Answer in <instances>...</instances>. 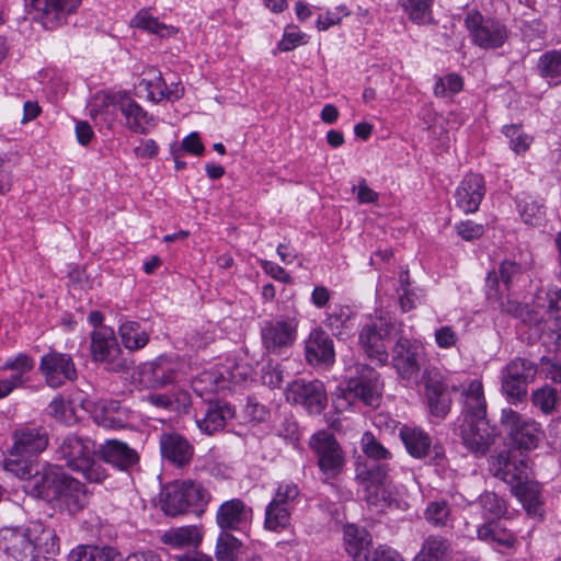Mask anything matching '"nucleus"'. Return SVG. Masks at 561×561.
Here are the masks:
<instances>
[{"instance_id":"f257e3e1","label":"nucleus","mask_w":561,"mask_h":561,"mask_svg":"<svg viewBox=\"0 0 561 561\" xmlns=\"http://www.w3.org/2000/svg\"><path fill=\"white\" fill-rule=\"evenodd\" d=\"M348 380L339 389L340 394L333 399L335 409L347 410L356 402L376 408L380 404L382 383L379 374L364 364H355L348 368Z\"/></svg>"},{"instance_id":"f03ea898","label":"nucleus","mask_w":561,"mask_h":561,"mask_svg":"<svg viewBox=\"0 0 561 561\" xmlns=\"http://www.w3.org/2000/svg\"><path fill=\"white\" fill-rule=\"evenodd\" d=\"M35 495L57 499L70 514L78 513L87 504L84 484L67 476L59 468L48 467L42 477L35 478Z\"/></svg>"},{"instance_id":"7ed1b4c3","label":"nucleus","mask_w":561,"mask_h":561,"mask_svg":"<svg viewBox=\"0 0 561 561\" xmlns=\"http://www.w3.org/2000/svg\"><path fill=\"white\" fill-rule=\"evenodd\" d=\"M57 457L70 470L81 473L90 482L100 483L107 477L102 463L95 460L98 448L89 437L70 435L64 438L58 447Z\"/></svg>"},{"instance_id":"20e7f679","label":"nucleus","mask_w":561,"mask_h":561,"mask_svg":"<svg viewBox=\"0 0 561 561\" xmlns=\"http://www.w3.org/2000/svg\"><path fill=\"white\" fill-rule=\"evenodd\" d=\"M55 534L43 523L30 522L22 527H2L0 529V545L4 552L15 561H34L37 551Z\"/></svg>"},{"instance_id":"39448f33","label":"nucleus","mask_w":561,"mask_h":561,"mask_svg":"<svg viewBox=\"0 0 561 561\" xmlns=\"http://www.w3.org/2000/svg\"><path fill=\"white\" fill-rule=\"evenodd\" d=\"M208 500L209 493L205 488L188 480L165 486L160 494V506L164 514L176 516L191 508L202 512Z\"/></svg>"},{"instance_id":"423d86ee","label":"nucleus","mask_w":561,"mask_h":561,"mask_svg":"<svg viewBox=\"0 0 561 561\" xmlns=\"http://www.w3.org/2000/svg\"><path fill=\"white\" fill-rule=\"evenodd\" d=\"M525 321L536 329L545 343L561 347V289L548 290L546 304L537 305Z\"/></svg>"},{"instance_id":"0eeeda50","label":"nucleus","mask_w":561,"mask_h":561,"mask_svg":"<svg viewBox=\"0 0 561 561\" xmlns=\"http://www.w3.org/2000/svg\"><path fill=\"white\" fill-rule=\"evenodd\" d=\"M389 465L386 462L366 461L356 468V479L365 492L369 506L378 511L392 505L391 493L388 490Z\"/></svg>"},{"instance_id":"6e6552de","label":"nucleus","mask_w":561,"mask_h":561,"mask_svg":"<svg viewBox=\"0 0 561 561\" xmlns=\"http://www.w3.org/2000/svg\"><path fill=\"white\" fill-rule=\"evenodd\" d=\"M465 26L471 42L482 49H496L508 38V30L500 20L484 16L476 9L466 13Z\"/></svg>"},{"instance_id":"1a4fd4ad","label":"nucleus","mask_w":561,"mask_h":561,"mask_svg":"<svg viewBox=\"0 0 561 561\" xmlns=\"http://www.w3.org/2000/svg\"><path fill=\"white\" fill-rule=\"evenodd\" d=\"M538 373L537 365L526 358L516 357L502 370L501 391L512 404L523 402L527 397L528 385Z\"/></svg>"},{"instance_id":"9d476101","label":"nucleus","mask_w":561,"mask_h":561,"mask_svg":"<svg viewBox=\"0 0 561 561\" xmlns=\"http://www.w3.org/2000/svg\"><path fill=\"white\" fill-rule=\"evenodd\" d=\"M522 274L520 266L513 261H503L497 271L489 272L485 286H486V297L490 300H494L500 302L501 308L514 314L515 317H519L523 314L522 306L516 301H511L507 299L505 304L503 301L504 297H508V293L511 290L512 285L518 279Z\"/></svg>"},{"instance_id":"9b49d317","label":"nucleus","mask_w":561,"mask_h":561,"mask_svg":"<svg viewBox=\"0 0 561 561\" xmlns=\"http://www.w3.org/2000/svg\"><path fill=\"white\" fill-rule=\"evenodd\" d=\"M249 369L234 362H228L220 367L205 369L192 380L193 390L203 397L206 393L217 392L229 388L230 385H238L248 379Z\"/></svg>"},{"instance_id":"f8f14e48","label":"nucleus","mask_w":561,"mask_h":561,"mask_svg":"<svg viewBox=\"0 0 561 561\" xmlns=\"http://www.w3.org/2000/svg\"><path fill=\"white\" fill-rule=\"evenodd\" d=\"M310 447L317 455L319 469L325 480L334 479L342 472L344 454L333 434L325 431L313 434Z\"/></svg>"},{"instance_id":"ddd939ff","label":"nucleus","mask_w":561,"mask_h":561,"mask_svg":"<svg viewBox=\"0 0 561 561\" xmlns=\"http://www.w3.org/2000/svg\"><path fill=\"white\" fill-rule=\"evenodd\" d=\"M298 321L296 318L267 320L261 327L263 348L270 354H283L297 337Z\"/></svg>"},{"instance_id":"4468645a","label":"nucleus","mask_w":561,"mask_h":561,"mask_svg":"<svg viewBox=\"0 0 561 561\" xmlns=\"http://www.w3.org/2000/svg\"><path fill=\"white\" fill-rule=\"evenodd\" d=\"M91 355L94 362L103 363L108 369L122 371L127 368L126 360L122 359V350L115 332L110 327H100L91 334Z\"/></svg>"},{"instance_id":"2eb2a0df","label":"nucleus","mask_w":561,"mask_h":561,"mask_svg":"<svg viewBox=\"0 0 561 561\" xmlns=\"http://www.w3.org/2000/svg\"><path fill=\"white\" fill-rule=\"evenodd\" d=\"M501 424L519 449L529 450L537 447L540 430L539 424L531 419L508 408L502 410Z\"/></svg>"},{"instance_id":"dca6fc26","label":"nucleus","mask_w":561,"mask_h":561,"mask_svg":"<svg viewBox=\"0 0 561 561\" xmlns=\"http://www.w3.org/2000/svg\"><path fill=\"white\" fill-rule=\"evenodd\" d=\"M287 402L302 405L309 413L319 414L327 405V392L319 380L296 379L285 390Z\"/></svg>"},{"instance_id":"f3484780","label":"nucleus","mask_w":561,"mask_h":561,"mask_svg":"<svg viewBox=\"0 0 561 561\" xmlns=\"http://www.w3.org/2000/svg\"><path fill=\"white\" fill-rule=\"evenodd\" d=\"M394 323L387 318H379L363 328L359 333V343L367 356L380 365L388 360L387 339L392 334Z\"/></svg>"},{"instance_id":"a211bd4d","label":"nucleus","mask_w":561,"mask_h":561,"mask_svg":"<svg viewBox=\"0 0 561 561\" xmlns=\"http://www.w3.org/2000/svg\"><path fill=\"white\" fill-rule=\"evenodd\" d=\"M39 371L44 376L46 385L54 389L62 387L67 381H73L78 377L71 355L56 351H50L42 356Z\"/></svg>"},{"instance_id":"6ab92c4d","label":"nucleus","mask_w":561,"mask_h":561,"mask_svg":"<svg viewBox=\"0 0 561 561\" xmlns=\"http://www.w3.org/2000/svg\"><path fill=\"white\" fill-rule=\"evenodd\" d=\"M491 470L494 477L508 483L512 489L530 479L531 469L528 460L513 451H502L492 461Z\"/></svg>"},{"instance_id":"aec40b11","label":"nucleus","mask_w":561,"mask_h":561,"mask_svg":"<svg viewBox=\"0 0 561 561\" xmlns=\"http://www.w3.org/2000/svg\"><path fill=\"white\" fill-rule=\"evenodd\" d=\"M424 351L416 340L400 336L392 348V365L403 379L416 378L420 371V357Z\"/></svg>"},{"instance_id":"412c9836","label":"nucleus","mask_w":561,"mask_h":561,"mask_svg":"<svg viewBox=\"0 0 561 561\" xmlns=\"http://www.w3.org/2000/svg\"><path fill=\"white\" fill-rule=\"evenodd\" d=\"M463 445L474 454L484 455L495 439V430L486 419H463L459 425Z\"/></svg>"},{"instance_id":"4be33fe9","label":"nucleus","mask_w":561,"mask_h":561,"mask_svg":"<svg viewBox=\"0 0 561 561\" xmlns=\"http://www.w3.org/2000/svg\"><path fill=\"white\" fill-rule=\"evenodd\" d=\"M80 2L81 0H30L28 5L44 27L53 30L60 26Z\"/></svg>"},{"instance_id":"5701e85b","label":"nucleus","mask_w":561,"mask_h":561,"mask_svg":"<svg viewBox=\"0 0 561 561\" xmlns=\"http://www.w3.org/2000/svg\"><path fill=\"white\" fill-rule=\"evenodd\" d=\"M98 456L104 462L119 471H130L139 463L138 451L127 443L117 439H107L98 447Z\"/></svg>"},{"instance_id":"b1692460","label":"nucleus","mask_w":561,"mask_h":561,"mask_svg":"<svg viewBox=\"0 0 561 561\" xmlns=\"http://www.w3.org/2000/svg\"><path fill=\"white\" fill-rule=\"evenodd\" d=\"M252 508L247 506L240 499H232L224 502L217 510L216 523L221 533L242 530L248 527L252 519Z\"/></svg>"},{"instance_id":"393cba45","label":"nucleus","mask_w":561,"mask_h":561,"mask_svg":"<svg viewBox=\"0 0 561 561\" xmlns=\"http://www.w3.org/2000/svg\"><path fill=\"white\" fill-rule=\"evenodd\" d=\"M118 111L124 118L123 126L133 133L147 135L157 126V118L127 93H124L122 101L118 100Z\"/></svg>"},{"instance_id":"a878e982","label":"nucleus","mask_w":561,"mask_h":561,"mask_svg":"<svg viewBox=\"0 0 561 561\" xmlns=\"http://www.w3.org/2000/svg\"><path fill=\"white\" fill-rule=\"evenodd\" d=\"M485 193L484 180L480 174H467L456 190V205L465 214H472L479 209Z\"/></svg>"},{"instance_id":"bb28decb","label":"nucleus","mask_w":561,"mask_h":561,"mask_svg":"<svg viewBox=\"0 0 561 561\" xmlns=\"http://www.w3.org/2000/svg\"><path fill=\"white\" fill-rule=\"evenodd\" d=\"M305 354L310 365L329 366L333 364L335 357L333 341L322 329H314L306 340Z\"/></svg>"},{"instance_id":"cd10ccee","label":"nucleus","mask_w":561,"mask_h":561,"mask_svg":"<svg viewBox=\"0 0 561 561\" xmlns=\"http://www.w3.org/2000/svg\"><path fill=\"white\" fill-rule=\"evenodd\" d=\"M233 416L232 409L225 402L209 401L202 405L196 414V425L201 432L211 435L222 430L227 420Z\"/></svg>"},{"instance_id":"c85d7f7f","label":"nucleus","mask_w":561,"mask_h":561,"mask_svg":"<svg viewBox=\"0 0 561 561\" xmlns=\"http://www.w3.org/2000/svg\"><path fill=\"white\" fill-rule=\"evenodd\" d=\"M48 445L47 432L37 427H24L14 434V444L11 456L30 457L46 449Z\"/></svg>"},{"instance_id":"c756f323","label":"nucleus","mask_w":561,"mask_h":561,"mask_svg":"<svg viewBox=\"0 0 561 561\" xmlns=\"http://www.w3.org/2000/svg\"><path fill=\"white\" fill-rule=\"evenodd\" d=\"M159 443L162 457L171 463L184 467L191 462L194 447L184 436L178 433H165L160 436Z\"/></svg>"},{"instance_id":"7c9ffc66","label":"nucleus","mask_w":561,"mask_h":561,"mask_svg":"<svg viewBox=\"0 0 561 561\" xmlns=\"http://www.w3.org/2000/svg\"><path fill=\"white\" fill-rule=\"evenodd\" d=\"M178 364L165 356H159L153 362L142 366L141 381L152 388L163 387L176 378Z\"/></svg>"},{"instance_id":"2f4dec72","label":"nucleus","mask_w":561,"mask_h":561,"mask_svg":"<svg viewBox=\"0 0 561 561\" xmlns=\"http://www.w3.org/2000/svg\"><path fill=\"white\" fill-rule=\"evenodd\" d=\"M344 549L354 561H368L371 537L366 529L350 524L344 527Z\"/></svg>"},{"instance_id":"473e14b6","label":"nucleus","mask_w":561,"mask_h":561,"mask_svg":"<svg viewBox=\"0 0 561 561\" xmlns=\"http://www.w3.org/2000/svg\"><path fill=\"white\" fill-rule=\"evenodd\" d=\"M513 494L520 501L526 513L531 517L542 518L545 514L541 490L537 482L528 479L512 489Z\"/></svg>"},{"instance_id":"72a5a7b5","label":"nucleus","mask_w":561,"mask_h":561,"mask_svg":"<svg viewBox=\"0 0 561 561\" xmlns=\"http://www.w3.org/2000/svg\"><path fill=\"white\" fill-rule=\"evenodd\" d=\"M128 410L116 400H102L98 402L94 420L99 425L107 428H123L126 424Z\"/></svg>"},{"instance_id":"f704fd0d","label":"nucleus","mask_w":561,"mask_h":561,"mask_svg":"<svg viewBox=\"0 0 561 561\" xmlns=\"http://www.w3.org/2000/svg\"><path fill=\"white\" fill-rule=\"evenodd\" d=\"M425 394L432 415L444 419L451 405V398L446 386L428 376L425 381Z\"/></svg>"},{"instance_id":"c9c22d12","label":"nucleus","mask_w":561,"mask_h":561,"mask_svg":"<svg viewBox=\"0 0 561 561\" xmlns=\"http://www.w3.org/2000/svg\"><path fill=\"white\" fill-rule=\"evenodd\" d=\"M203 534L197 526L173 527L164 531L160 540L174 549L196 548L202 542Z\"/></svg>"},{"instance_id":"e433bc0d","label":"nucleus","mask_w":561,"mask_h":561,"mask_svg":"<svg viewBox=\"0 0 561 561\" xmlns=\"http://www.w3.org/2000/svg\"><path fill=\"white\" fill-rule=\"evenodd\" d=\"M477 536L482 541L507 549L514 548L517 542L516 535L504 527L499 519L483 523L478 527Z\"/></svg>"},{"instance_id":"4c0bfd02","label":"nucleus","mask_w":561,"mask_h":561,"mask_svg":"<svg viewBox=\"0 0 561 561\" xmlns=\"http://www.w3.org/2000/svg\"><path fill=\"white\" fill-rule=\"evenodd\" d=\"M451 553L453 548L447 538L440 535H430L412 561H450Z\"/></svg>"},{"instance_id":"58836bf2","label":"nucleus","mask_w":561,"mask_h":561,"mask_svg":"<svg viewBox=\"0 0 561 561\" xmlns=\"http://www.w3.org/2000/svg\"><path fill=\"white\" fill-rule=\"evenodd\" d=\"M399 436L412 457L422 459L430 454L432 439L423 430L405 425L400 428Z\"/></svg>"},{"instance_id":"ea45409f","label":"nucleus","mask_w":561,"mask_h":561,"mask_svg":"<svg viewBox=\"0 0 561 561\" xmlns=\"http://www.w3.org/2000/svg\"><path fill=\"white\" fill-rule=\"evenodd\" d=\"M463 398V419H486V402L480 380L469 382Z\"/></svg>"},{"instance_id":"a19ab883","label":"nucleus","mask_w":561,"mask_h":561,"mask_svg":"<svg viewBox=\"0 0 561 561\" xmlns=\"http://www.w3.org/2000/svg\"><path fill=\"white\" fill-rule=\"evenodd\" d=\"M325 325L335 336H347L355 327V313L348 306L335 305L327 312Z\"/></svg>"},{"instance_id":"79ce46f5","label":"nucleus","mask_w":561,"mask_h":561,"mask_svg":"<svg viewBox=\"0 0 561 561\" xmlns=\"http://www.w3.org/2000/svg\"><path fill=\"white\" fill-rule=\"evenodd\" d=\"M118 333L123 345L131 352L144 348L150 340L149 332L136 321L123 322L118 328Z\"/></svg>"},{"instance_id":"37998d69","label":"nucleus","mask_w":561,"mask_h":561,"mask_svg":"<svg viewBox=\"0 0 561 561\" xmlns=\"http://www.w3.org/2000/svg\"><path fill=\"white\" fill-rule=\"evenodd\" d=\"M474 504L480 507L481 515L485 522L506 517L507 503L494 492L484 491L479 495Z\"/></svg>"},{"instance_id":"c03bdc74","label":"nucleus","mask_w":561,"mask_h":561,"mask_svg":"<svg viewBox=\"0 0 561 561\" xmlns=\"http://www.w3.org/2000/svg\"><path fill=\"white\" fill-rule=\"evenodd\" d=\"M424 518L435 528L450 527L454 522L450 505L446 500L428 502L424 511Z\"/></svg>"},{"instance_id":"a18cd8bd","label":"nucleus","mask_w":561,"mask_h":561,"mask_svg":"<svg viewBox=\"0 0 561 561\" xmlns=\"http://www.w3.org/2000/svg\"><path fill=\"white\" fill-rule=\"evenodd\" d=\"M540 76L549 83L558 84L561 82V48L551 49L542 54L537 65Z\"/></svg>"},{"instance_id":"49530a36","label":"nucleus","mask_w":561,"mask_h":561,"mask_svg":"<svg viewBox=\"0 0 561 561\" xmlns=\"http://www.w3.org/2000/svg\"><path fill=\"white\" fill-rule=\"evenodd\" d=\"M115 550L111 547L93 545H81L71 550L70 561H112Z\"/></svg>"},{"instance_id":"de8ad7c7","label":"nucleus","mask_w":561,"mask_h":561,"mask_svg":"<svg viewBox=\"0 0 561 561\" xmlns=\"http://www.w3.org/2000/svg\"><path fill=\"white\" fill-rule=\"evenodd\" d=\"M502 133L508 139L511 150L519 156L525 154L534 141V137L527 134L519 124L504 125Z\"/></svg>"},{"instance_id":"09e8293b","label":"nucleus","mask_w":561,"mask_h":561,"mask_svg":"<svg viewBox=\"0 0 561 561\" xmlns=\"http://www.w3.org/2000/svg\"><path fill=\"white\" fill-rule=\"evenodd\" d=\"M291 511L270 502L265 507L264 527L274 533H282L290 525Z\"/></svg>"},{"instance_id":"8fccbe9b","label":"nucleus","mask_w":561,"mask_h":561,"mask_svg":"<svg viewBox=\"0 0 561 561\" xmlns=\"http://www.w3.org/2000/svg\"><path fill=\"white\" fill-rule=\"evenodd\" d=\"M300 499L301 490L297 483L293 481H282L277 484L271 502L293 512L295 506L300 502Z\"/></svg>"},{"instance_id":"3c124183","label":"nucleus","mask_w":561,"mask_h":561,"mask_svg":"<svg viewBox=\"0 0 561 561\" xmlns=\"http://www.w3.org/2000/svg\"><path fill=\"white\" fill-rule=\"evenodd\" d=\"M13 457L11 456V458L4 460V469L22 480H30L35 491V478L42 477L43 472L39 473L31 460H26L24 457Z\"/></svg>"},{"instance_id":"603ef678","label":"nucleus","mask_w":561,"mask_h":561,"mask_svg":"<svg viewBox=\"0 0 561 561\" xmlns=\"http://www.w3.org/2000/svg\"><path fill=\"white\" fill-rule=\"evenodd\" d=\"M241 541L230 533H220L216 545L217 561H238Z\"/></svg>"},{"instance_id":"864d4df0","label":"nucleus","mask_w":561,"mask_h":561,"mask_svg":"<svg viewBox=\"0 0 561 561\" xmlns=\"http://www.w3.org/2000/svg\"><path fill=\"white\" fill-rule=\"evenodd\" d=\"M165 84L161 72L156 69H150L147 77L139 82V87L147 91V99L154 103L165 99Z\"/></svg>"},{"instance_id":"5fc2aeb1","label":"nucleus","mask_w":561,"mask_h":561,"mask_svg":"<svg viewBox=\"0 0 561 561\" xmlns=\"http://www.w3.org/2000/svg\"><path fill=\"white\" fill-rule=\"evenodd\" d=\"M560 401L561 398L558 391L549 385L536 389L531 394L533 404L545 414L551 413Z\"/></svg>"},{"instance_id":"6e6d98bb","label":"nucleus","mask_w":561,"mask_h":561,"mask_svg":"<svg viewBox=\"0 0 561 561\" xmlns=\"http://www.w3.org/2000/svg\"><path fill=\"white\" fill-rule=\"evenodd\" d=\"M410 19L417 24H425L431 20L433 0H399Z\"/></svg>"},{"instance_id":"4d7b16f0","label":"nucleus","mask_w":561,"mask_h":561,"mask_svg":"<svg viewBox=\"0 0 561 561\" xmlns=\"http://www.w3.org/2000/svg\"><path fill=\"white\" fill-rule=\"evenodd\" d=\"M518 213L527 225H538L542 220L543 206L530 196L518 199Z\"/></svg>"},{"instance_id":"13d9d810","label":"nucleus","mask_w":561,"mask_h":561,"mask_svg":"<svg viewBox=\"0 0 561 561\" xmlns=\"http://www.w3.org/2000/svg\"><path fill=\"white\" fill-rule=\"evenodd\" d=\"M124 93H96L90 107L91 116L118 111V100H123Z\"/></svg>"},{"instance_id":"bf43d9fd","label":"nucleus","mask_w":561,"mask_h":561,"mask_svg":"<svg viewBox=\"0 0 561 561\" xmlns=\"http://www.w3.org/2000/svg\"><path fill=\"white\" fill-rule=\"evenodd\" d=\"M362 450L370 459L369 461L388 460L392 457L391 453L380 444L370 432H365L362 436Z\"/></svg>"},{"instance_id":"052dcab7","label":"nucleus","mask_w":561,"mask_h":561,"mask_svg":"<svg viewBox=\"0 0 561 561\" xmlns=\"http://www.w3.org/2000/svg\"><path fill=\"white\" fill-rule=\"evenodd\" d=\"M131 25L160 36L169 33V27L159 22L147 10H140L131 20Z\"/></svg>"},{"instance_id":"680f3d73","label":"nucleus","mask_w":561,"mask_h":561,"mask_svg":"<svg viewBox=\"0 0 561 561\" xmlns=\"http://www.w3.org/2000/svg\"><path fill=\"white\" fill-rule=\"evenodd\" d=\"M34 368V359L26 354H19L13 358L7 359L3 365V369L13 370L14 374L11 376H19L20 378V387H23L25 383L24 375L30 373Z\"/></svg>"},{"instance_id":"e2e57ef3","label":"nucleus","mask_w":561,"mask_h":561,"mask_svg":"<svg viewBox=\"0 0 561 561\" xmlns=\"http://www.w3.org/2000/svg\"><path fill=\"white\" fill-rule=\"evenodd\" d=\"M463 85L462 79L456 73H449L444 78H439L434 87V94L444 98L447 94H455L461 91Z\"/></svg>"},{"instance_id":"0e129e2a","label":"nucleus","mask_w":561,"mask_h":561,"mask_svg":"<svg viewBox=\"0 0 561 561\" xmlns=\"http://www.w3.org/2000/svg\"><path fill=\"white\" fill-rule=\"evenodd\" d=\"M434 341L437 347L450 350L457 345L459 335L451 325H440L434 331Z\"/></svg>"},{"instance_id":"69168bd1","label":"nucleus","mask_w":561,"mask_h":561,"mask_svg":"<svg viewBox=\"0 0 561 561\" xmlns=\"http://www.w3.org/2000/svg\"><path fill=\"white\" fill-rule=\"evenodd\" d=\"M455 230L457 234L466 241L479 239L484 234L485 231L483 225L477 224L472 220H462L456 224Z\"/></svg>"},{"instance_id":"338daca9","label":"nucleus","mask_w":561,"mask_h":561,"mask_svg":"<svg viewBox=\"0 0 561 561\" xmlns=\"http://www.w3.org/2000/svg\"><path fill=\"white\" fill-rule=\"evenodd\" d=\"M304 43H306L305 34L301 33L297 27H289L285 31L278 46L280 50L289 51Z\"/></svg>"},{"instance_id":"774afa93","label":"nucleus","mask_w":561,"mask_h":561,"mask_svg":"<svg viewBox=\"0 0 561 561\" xmlns=\"http://www.w3.org/2000/svg\"><path fill=\"white\" fill-rule=\"evenodd\" d=\"M262 382L270 388H278L283 383L284 371L278 365H267L261 376Z\"/></svg>"}]
</instances>
